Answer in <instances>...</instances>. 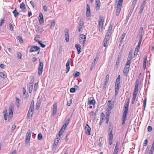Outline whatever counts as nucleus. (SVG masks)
Segmentation results:
<instances>
[{
    "label": "nucleus",
    "instance_id": "obj_1",
    "mask_svg": "<svg viewBox=\"0 0 154 154\" xmlns=\"http://www.w3.org/2000/svg\"><path fill=\"white\" fill-rule=\"evenodd\" d=\"M123 0H116L115 4V8H116V15L118 16L121 11Z\"/></svg>",
    "mask_w": 154,
    "mask_h": 154
},
{
    "label": "nucleus",
    "instance_id": "obj_2",
    "mask_svg": "<svg viewBox=\"0 0 154 154\" xmlns=\"http://www.w3.org/2000/svg\"><path fill=\"white\" fill-rule=\"evenodd\" d=\"M104 20L103 17L100 16L99 19V29L100 32H102L103 31V24Z\"/></svg>",
    "mask_w": 154,
    "mask_h": 154
},
{
    "label": "nucleus",
    "instance_id": "obj_3",
    "mask_svg": "<svg viewBox=\"0 0 154 154\" xmlns=\"http://www.w3.org/2000/svg\"><path fill=\"white\" fill-rule=\"evenodd\" d=\"M14 110V106L12 104H10L9 107V115L8 117V120L9 121L11 119L13 115V112Z\"/></svg>",
    "mask_w": 154,
    "mask_h": 154
},
{
    "label": "nucleus",
    "instance_id": "obj_4",
    "mask_svg": "<svg viewBox=\"0 0 154 154\" xmlns=\"http://www.w3.org/2000/svg\"><path fill=\"white\" fill-rule=\"evenodd\" d=\"M43 67V62L41 61H40L38 65V74L40 75H42Z\"/></svg>",
    "mask_w": 154,
    "mask_h": 154
},
{
    "label": "nucleus",
    "instance_id": "obj_5",
    "mask_svg": "<svg viewBox=\"0 0 154 154\" xmlns=\"http://www.w3.org/2000/svg\"><path fill=\"white\" fill-rule=\"evenodd\" d=\"M30 47H31V45H30L28 46V48ZM39 49H40V48L39 47L35 45H33L31 46V48L29 51V52L30 53L39 50Z\"/></svg>",
    "mask_w": 154,
    "mask_h": 154
},
{
    "label": "nucleus",
    "instance_id": "obj_6",
    "mask_svg": "<svg viewBox=\"0 0 154 154\" xmlns=\"http://www.w3.org/2000/svg\"><path fill=\"white\" fill-rule=\"evenodd\" d=\"M34 109V101L33 100H32L31 101L30 106L29 107V112H33V111Z\"/></svg>",
    "mask_w": 154,
    "mask_h": 154
},
{
    "label": "nucleus",
    "instance_id": "obj_7",
    "mask_svg": "<svg viewBox=\"0 0 154 154\" xmlns=\"http://www.w3.org/2000/svg\"><path fill=\"white\" fill-rule=\"evenodd\" d=\"M85 129L86 130L85 133L89 135H91L90 132L91 128L88 124H86L85 127Z\"/></svg>",
    "mask_w": 154,
    "mask_h": 154
},
{
    "label": "nucleus",
    "instance_id": "obj_8",
    "mask_svg": "<svg viewBox=\"0 0 154 154\" xmlns=\"http://www.w3.org/2000/svg\"><path fill=\"white\" fill-rule=\"evenodd\" d=\"M88 102L89 105H92L94 107L95 101L94 99H92L91 98H89L88 99Z\"/></svg>",
    "mask_w": 154,
    "mask_h": 154
},
{
    "label": "nucleus",
    "instance_id": "obj_9",
    "mask_svg": "<svg viewBox=\"0 0 154 154\" xmlns=\"http://www.w3.org/2000/svg\"><path fill=\"white\" fill-rule=\"evenodd\" d=\"M129 65H127L126 64L123 70V72L125 75H127L129 71Z\"/></svg>",
    "mask_w": 154,
    "mask_h": 154
},
{
    "label": "nucleus",
    "instance_id": "obj_10",
    "mask_svg": "<svg viewBox=\"0 0 154 154\" xmlns=\"http://www.w3.org/2000/svg\"><path fill=\"white\" fill-rule=\"evenodd\" d=\"M96 112L93 111H91L89 113L91 117L93 119V121H94L96 118Z\"/></svg>",
    "mask_w": 154,
    "mask_h": 154
},
{
    "label": "nucleus",
    "instance_id": "obj_11",
    "mask_svg": "<svg viewBox=\"0 0 154 154\" xmlns=\"http://www.w3.org/2000/svg\"><path fill=\"white\" fill-rule=\"evenodd\" d=\"M39 20L40 24H42L44 23V20L43 17V14L42 13H40L39 14L38 17Z\"/></svg>",
    "mask_w": 154,
    "mask_h": 154
},
{
    "label": "nucleus",
    "instance_id": "obj_12",
    "mask_svg": "<svg viewBox=\"0 0 154 154\" xmlns=\"http://www.w3.org/2000/svg\"><path fill=\"white\" fill-rule=\"evenodd\" d=\"M75 47L77 51V53L78 54H79L81 51L82 47L79 44H77L75 45Z\"/></svg>",
    "mask_w": 154,
    "mask_h": 154
},
{
    "label": "nucleus",
    "instance_id": "obj_13",
    "mask_svg": "<svg viewBox=\"0 0 154 154\" xmlns=\"http://www.w3.org/2000/svg\"><path fill=\"white\" fill-rule=\"evenodd\" d=\"M132 58V54H129L127 59L126 64L130 65Z\"/></svg>",
    "mask_w": 154,
    "mask_h": 154
},
{
    "label": "nucleus",
    "instance_id": "obj_14",
    "mask_svg": "<svg viewBox=\"0 0 154 154\" xmlns=\"http://www.w3.org/2000/svg\"><path fill=\"white\" fill-rule=\"evenodd\" d=\"M87 11L86 12V14L87 16H89L91 14V10L90 6L89 5L87 4L86 6Z\"/></svg>",
    "mask_w": 154,
    "mask_h": 154
},
{
    "label": "nucleus",
    "instance_id": "obj_15",
    "mask_svg": "<svg viewBox=\"0 0 154 154\" xmlns=\"http://www.w3.org/2000/svg\"><path fill=\"white\" fill-rule=\"evenodd\" d=\"M70 61L69 60V59L66 63V73H67L70 70Z\"/></svg>",
    "mask_w": 154,
    "mask_h": 154
},
{
    "label": "nucleus",
    "instance_id": "obj_16",
    "mask_svg": "<svg viewBox=\"0 0 154 154\" xmlns=\"http://www.w3.org/2000/svg\"><path fill=\"white\" fill-rule=\"evenodd\" d=\"M84 23L83 21H82L81 20H80V23H79V25L78 26V28H79L78 31L79 32H80L81 31L82 29V28L84 25Z\"/></svg>",
    "mask_w": 154,
    "mask_h": 154
},
{
    "label": "nucleus",
    "instance_id": "obj_17",
    "mask_svg": "<svg viewBox=\"0 0 154 154\" xmlns=\"http://www.w3.org/2000/svg\"><path fill=\"white\" fill-rule=\"evenodd\" d=\"M109 131H110L109 133V139L112 140L113 139V134H112V129L111 128H109Z\"/></svg>",
    "mask_w": 154,
    "mask_h": 154
},
{
    "label": "nucleus",
    "instance_id": "obj_18",
    "mask_svg": "<svg viewBox=\"0 0 154 154\" xmlns=\"http://www.w3.org/2000/svg\"><path fill=\"white\" fill-rule=\"evenodd\" d=\"M69 35L68 32H66L65 35V38L66 42H68L69 41Z\"/></svg>",
    "mask_w": 154,
    "mask_h": 154
},
{
    "label": "nucleus",
    "instance_id": "obj_19",
    "mask_svg": "<svg viewBox=\"0 0 154 154\" xmlns=\"http://www.w3.org/2000/svg\"><path fill=\"white\" fill-rule=\"evenodd\" d=\"M109 37H107V35H106L103 41L104 46L106 47V44L107 42L109 41Z\"/></svg>",
    "mask_w": 154,
    "mask_h": 154
},
{
    "label": "nucleus",
    "instance_id": "obj_20",
    "mask_svg": "<svg viewBox=\"0 0 154 154\" xmlns=\"http://www.w3.org/2000/svg\"><path fill=\"white\" fill-rule=\"evenodd\" d=\"M41 101L40 100H37L36 104V109L37 110H38L39 109V107L41 104Z\"/></svg>",
    "mask_w": 154,
    "mask_h": 154
},
{
    "label": "nucleus",
    "instance_id": "obj_21",
    "mask_svg": "<svg viewBox=\"0 0 154 154\" xmlns=\"http://www.w3.org/2000/svg\"><path fill=\"white\" fill-rule=\"evenodd\" d=\"M60 139V137H57L54 140V144L53 145V147L55 148L57 146Z\"/></svg>",
    "mask_w": 154,
    "mask_h": 154
},
{
    "label": "nucleus",
    "instance_id": "obj_22",
    "mask_svg": "<svg viewBox=\"0 0 154 154\" xmlns=\"http://www.w3.org/2000/svg\"><path fill=\"white\" fill-rule=\"evenodd\" d=\"M128 109H125L123 114L122 119H126V115L127 113H128Z\"/></svg>",
    "mask_w": 154,
    "mask_h": 154
},
{
    "label": "nucleus",
    "instance_id": "obj_23",
    "mask_svg": "<svg viewBox=\"0 0 154 154\" xmlns=\"http://www.w3.org/2000/svg\"><path fill=\"white\" fill-rule=\"evenodd\" d=\"M57 106L56 104H54L53 106V114L54 115L57 112Z\"/></svg>",
    "mask_w": 154,
    "mask_h": 154
},
{
    "label": "nucleus",
    "instance_id": "obj_24",
    "mask_svg": "<svg viewBox=\"0 0 154 154\" xmlns=\"http://www.w3.org/2000/svg\"><path fill=\"white\" fill-rule=\"evenodd\" d=\"M138 84H136L135 85L134 89V93L137 94L138 91Z\"/></svg>",
    "mask_w": 154,
    "mask_h": 154
},
{
    "label": "nucleus",
    "instance_id": "obj_25",
    "mask_svg": "<svg viewBox=\"0 0 154 154\" xmlns=\"http://www.w3.org/2000/svg\"><path fill=\"white\" fill-rule=\"evenodd\" d=\"M69 121H70L69 119L68 118V119H67V120H66V122H65L64 124L63 125L62 127H64V126H65V127L64 128V129H66V127H67V126L68 124L69 123Z\"/></svg>",
    "mask_w": 154,
    "mask_h": 154
},
{
    "label": "nucleus",
    "instance_id": "obj_26",
    "mask_svg": "<svg viewBox=\"0 0 154 154\" xmlns=\"http://www.w3.org/2000/svg\"><path fill=\"white\" fill-rule=\"evenodd\" d=\"M108 104H109V106L107 108V109L109 110H111L113 108L112 106V104L111 103V101L110 100H109L108 101Z\"/></svg>",
    "mask_w": 154,
    "mask_h": 154
},
{
    "label": "nucleus",
    "instance_id": "obj_27",
    "mask_svg": "<svg viewBox=\"0 0 154 154\" xmlns=\"http://www.w3.org/2000/svg\"><path fill=\"white\" fill-rule=\"evenodd\" d=\"M63 127H62L60 131H59V137H60L62 134L63 133L65 129L63 128Z\"/></svg>",
    "mask_w": 154,
    "mask_h": 154
},
{
    "label": "nucleus",
    "instance_id": "obj_28",
    "mask_svg": "<svg viewBox=\"0 0 154 154\" xmlns=\"http://www.w3.org/2000/svg\"><path fill=\"white\" fill-rule=\"evenodd\" d=\"M12 12L13 13L14 16L15 17H17L19 14V13L17 12L16 8H15L14 10Z\"/></svg>",
    "mask_w": 154,
    "mask_h": 154
},
{
    "label": "nucleus",
    "instance_id": "obj_29",
    "mask_svg": "<svg viewBox=\"0 0 154 154\" xmlns=\"http://www.w3.org/2000/svg\"><path fill=\"white\" fill-rule=\"evenodd\" d=\"M96 60V57L94 59V60L93 62V63L92 64V65L91 66V68L90 69V70L91 71L92 69H93L94 67L95 66V61Z\"/></svg>",
    "mask_w": 154,
    "mask_h": 154
},
{
    "label": "nucleus",
    "instance_id": "obj_30",
    "mask_svg": "<svg viewBox=\"0 0 154 154\" xmlns=\"http://www.w3.org/2000/svg\"><path fill=\"white\" fill-rule=\"evenodd\" d=\"M80 74L79 72L76 71L73 74V76L74 78H76L80 76Z\"/></svg>",
    "mask_w": 154,
    "mask_h": 154
},
{
    "label": "nucleus",
    "instance_id": "obj_31",
    "mask_svg": "<svg viewBox=\"0 0 154 154\" xmlns=\"http://www.w3.org/2000/svg\"><path fill=\"white\" fill-rule=\"evenodd\" d=\"M120 76L119 75L117 77L116 82V84H119L120 85Z\"/></svg>",
    "mask_w": 154,
    "mask_h": 154
},
{
    "label": "nucleus",
    "instance_id": "obj_32",
    "mask_svg": "<svg viewBox=\"0 0 154 154\" xmlns=\"http://www.w3.org/2000/svg\"><path fill=\"white\" fill-rule=\"evenodd\" d=\"M20 8L23 10L24 9H26V7L24 3L23 2H22L21 3L20 5Z\"/></svg>",
    "mask_w": 154,
    "mask_h": 154
},
{
    "label": "nucleus",
    "instance_id": "obj_33",
    "mask_svg": "<svg viewBox=\"0 0 154 154\" xmlns=\"http://www.w3.org/2000/svg\"><path fill=\"white\" fill-rule=\"evenodd\" d=\"M101 3L100 0H97V10L100 9Z\"/></svg>",
    "mask_w": 154,
    "mask_h": 154
},
{
    "label": "nucleus",
    "instance_id": "obj_34",
    "mask_svg": "<svg viewBox=\"0 0 154 154\" xmlns=\"http://www.w3.org/2000/svg\"><path fill=\"white\" fill-rule=\"evenodd\" d=\"M55 26V21L54 20H52L51 22V25L50 26V28L53 29Z\"/></svg>",
    "mask_w": 154,
    "mask_h": 154
},
{
    "label": "nucleus",
    "instance_id": "obj_35",
    "mask_svg": "<svg viewBox=\"0 0 154 154\" xmlns=\"http://www.w3.org/2000/svg\"><path fill=\"white\" fill-rule=\"evenodd\" d=\"M103 138H102V137L100 138L99 139V146H101L103 144Z\"/></svg>",
    "mask_w": 154,
    "mask_h": 154
},
{
    "label": "nucleus",
    "instance_id": "obj_36",
    "mask_svg": "<svg viewBox=\"0 0 154 154\" xmlns=\"http://www.w3.org/2000/svg\"><path fill=\"white\" fill-rule=\"evenodd\" d=\"M0 77L3 79H5L6 77V76L3 72H0Z\"/></svg>",
    "mask_w": 154,
    "mask_h": 154
},
{
    "label": "nucleus",
    "instance_id": "obj_37",
    "mask_svg": "<svg viewBox=\"0 0 154 154\" xmlns=\"http://www.w3.org/2000/svg\"><path fill=\"white\" fill-rule=\"evenodd\" d=\"M23 93L25 95H27L26 97H25L27 99L28 98V96H27V95H28V94L26 92V89L24 88H23Z\"/></svg>",
    "mask_w": 154,
    "mask_h": 154
},
{
    "label": "nucleus",
    "instance_id": "obj_38",
    "mask_svg": "<svg viewBox=\"0 0 154 154\" xmlns=\"http://www.w3.org/2000/svg\"><path fill=\"white\" fill-rule=\"evenodd\" d=\"M33 112H28L27 116L28 118H32V116Z\"/></svg>",
    "mask_w": 154,
    "mask_h": 154
},
{
    "label": "nucleus",
    "instance_id": "obj_39",
    "mask_svg": "<svg viewBox=\"0 0 154 154\" xmlns=\"http://www.w3.org/2000/svg\"><path fill=\"white\" fill-rule=\"evenodd\" d=\"M129 103L128 102H127L125 104V109H128V105L129 104Z\"/></svg>",
    "mask_w": 154,
    "mask_h": 154
},
{
    "label": "nucleus",
    "instance_id": "obj_40",
    "mask_svg": "<svg viewBox=\"0 0 154 154\" xmlns=\"http://www.w3.org/2000/svg\"><path fill=\"white\" fill-rule=\"evenodd\" d=\"M120 60H121L120 58L119 57H118L117 58V61H116V66H119Z\"/></svg>",
    "mask_w": 154,
    "mask_h": 154
},
{
    "label": "nucleus",
    "instance_id": "obj_41",
    "mask_svg": "<svg viewBox=\"0 0 154 154\" xmlns=\"http://www.w3.org/2000/svg\"><path fill=\"white\" fill-rule=\"evenodd\" d=\"M38 44L43 48H44L46 46L45 45L42 43V41H38Z\"/></svg>",
    "mask_w": 154,
    "mask_h": 154
},
{
    "label": "nucleus",
    "instance_id": "obj_42",
    "mask_svg": "<svg viewBox=\"0 0 154 154\" xmlns=\"http://www.w3.org/2000/svg\"><path fill=\"white\" fill-rule=\"evenodd\" d=\"M38 86V83H35L34 87L33 90L34 91H37V87Z\"/></svg>",
    "mask_w": 154,
    "mask_h": 154
},
{
    "label": "nucleus",
    "instance_id": "obj_43",
    "mask_svg": "<svg viewBox=\"0 0 154 154\" xmlns=\"http://www.w3.org/2000/svg\"><path fill=\"white\" fill-rule=\"evenodd\" d=\"M120 85L116 84L115 85V91H119V89Z\"/></svg>",
    "mask_w": 154,
    "mask_h": 154
},
{
    "label": "nucleus",
    "instance_id": "obj_44",
    "mask_svg": "<svg viewBox=\"0 0 154 154\" xmlns=\"http://www.w3.org/2000/svg\"><path fill=\"white\" fill-rule=\"evenodd\" d=\"M18 39L19 41L20 42L22 43H23V40L22 39V38L21 36H17Z\"/></svg>",
    "mask_w": 154,
    "mask_h": 154
},
{
    "label": "nucleus",
    "instance_id": "obj_45",
    "mask_svg": "<svg viewBox=\"0 0 154 154\" xmlns=\"http://www.w3.org/2000/svg\"><path fill=\"white\" fill-rule=\"evenodd\" d=\"M31 137L26 136V142L28 143Z\"/></svg>",
    "mask_w": 154,
    "mask_h": 154
},
{
    "label": "nucleus",
    "instance_id": "obj_46",
    "mask_svg": "<svg viewBox=\"0 0 154 154\" xmlns=\"http://www.w3.org/2000/svg\"><path fill=\"white\" fill-rule=\"evenodd\" d=\"M80 38H81V40L86 39L85 35L83 34H81L80 35Z\"/></svg>",
    "mask_w": 154,
    "mask_h": 154
},
{
    "label": "nucleus",
    "instance_id": "obj_47",
    "mask_svg": "<svg viewBox=\"0 0 154 154\" xmlns=\"http://www.w3.org/2000/svg\"><path fill=\"white\" fill-rule=\"evenodd\" d=\"M42 138V136L41 134L39 133L38 134V140H40Z\"/></svg>",
    "mask_w": 154,
    "mask_h": 154
},
{
    "label": "nucleus",
    "instance_id": "obj_48",
    "mask_svg": "<svg viewBox=\"0 0 154 154\" xmlns=\"http://www.w3.org/2000/svg\"><path fill=\"white\" fill-rule=\"evenodd\" d=\"M76 90V88H71L70 89V92L71 93H74L75 92Z\"/></svg>",
    "mask_w": 154,
    "mask_h": 154
},
{
    "label": "nucleus",
    "instance_id": "obj_49",
    "mask_svg": "<svg viewBox=\"0 0 154 154\" xmlns=\"http://www.w3.org/2000/svg\"><path fill=\"white\" fill-rule=\"evenodd\" d=\"M17 57L20 59H21L22 57V54H21V53L20 52H18L17 53Z\"/></svg>",
    "mask_w": 154,
    "mask_h": 154
},
{
    "label": "nucleus",
    "instance_id": "obj_50",
    "mask_svg": "<svg viewBox=\"0 0 154 154\" xmlns=\"http://www.w3.org/2000/svg\"><path fill=\"white\" fill-rule=\"evenodd\" d=\"M112 25H110L109 26V28L108 31V32L109 33V32L111 33V31L112 29Z\"/></svg>",
    "mask_w": 154,
    "mask_h": 154
},
{
    "label": "nucleus",
    "instance_id": "obj_51",
    "mask_svg": "<svg viewBox=\"0 0 154 154\" xmlns=\"http://www.w3.org/2000/svg\"><path fill=\"white\" fill-rule=\"evenodd\" d=\"M33 86H29V93H31V92L32 91V89H33Z\"/></svg>",
    "mask_w": 154,
    "mask_h": 154
},
{
    "label": "nucleus",
    "instance_id": "obj_52",
    "mask_svg": "<svg viewBox=\"0 0 154 154\" xmlns=\"http://www.w3.org/2000/svg\"><path fill=\"white\" fill-rule=\"evenodd\" d=\"M34 82V79H32L30 81V83L29 85L33 86Z\"/></svg>",
    "mask_w": 154,
    "mask_h": 154
},
{
    "label": "nucleus",
    "instance_id": "obj_53",
    "mask_svg": "<svg viewBox=\"0 0 154 154\" xmlns=\"http://www.w3.org/2000/svg\"><path fill=\"white\" fill-rule=\"evenodd\" d=\"M26 136L31 137V132L30 130H28V131H27L26 133Z\"/></svg>",
    "mask_w": 154,
    "mask_h": 154
},
{
    "label": "nucleus",
    "instance_id": "obj_54",
    "mask_svg": "<svg viewBox=\"0 0 154 154\" xmlns=\"http://www.w3.org/2000/svg\"><path fill=\"white\" fill-rule=\"evenodd\" d=\"M147 102V99L146 97H145L144 100V103H143V105L145 107V108H146V103Z\"/></svg>",
    "mask_w": 154,
    "mask_h": 154
},
{
    "label": "nucleus",
    "instance_id": "obj_55",
    "mask_svg": "<svg viewBox=\"0 0 154 154\" xmlns=\"http://www.w3.org/2000/svg\"><path fill=\"white\" fill-rule=\"evenodd\" d=\"M20 100L19 99L16 98V103L17 104V106L18 107H19V105L20 103Z\"/></svg>",
    "mask_w": 154,
    "mask_h": 154
},
{
    "label": "nucleus",
    "instance_id": "obj_56",
    "mask_svg": "<svg viewBox=\"0 0 154 154\" xmlns=\"http://www.w3.org/2000/svg\"><path fill=\"white\" fill-rule=\"evenodd\" d=\"M148 131L149 132L151 131L152 129V128L150 126H149L147 128Z\"/></svg>",
    "mask_w": 154,
    "mask_h": 154
},
{
    "label": "nucleus",
    "instance_id": "obj_57",
    "mask_svg": "<svg viewBox=\"0 0 154 154\" xmlns=\"http://www.w3.org/2000/svg\"><path fill=\"white\" fill-rule=\"evenodd\" d=\"M137 94L133 93L132 99L135 100Z\"/></svg>",
    "mask_w": 154,
    "mask_h": 154
},
{
    "label": "nucleus",
    "instance_id": "obj_58",
    "mask_svg": "<svg viewBox=\"0 0 154 154\" xmlns=\"http://www.w3.org/2000/svg\"><path fill=\"white\" fill-rule=\"evenodd\" d=\"M111 110H109L108 109H107V112L106 113V116H109V115L111 112Z\"/></svg>",
    "mask_w": 154,
    "mask_h": 154
},
{
    "label": "nucleus",
    "instance_id": "obj_59",
    "mask_svg": "<svg viewBox=\"0 0 154 154\" xmlns=\"http://www.w3.org/2000/svg\"><path fill=\"white\" fill-rule=\"evenodd\" d=\"M147 143H148V140L147 139H146V140H145V141L143 144V146H146V145H147Z\"/></svg>",
    "mask_w": 154,
    "mask_h": 154
},
{
    "label": "nucleus",
    "instance_id": "obj_60",
    "mask_svg": "<svg viewBox=\"0 0 154 154\" xmlns=\"http://www.w3.org/2000/svg\"><path fill=\"white\" fill-rule=\"evenodd\" d=\"M143 27H141L139 33L140 34H143Z\"/></svg>",
    "mask_w": 154,
    "mask_h": 154
},
{
    "label": "nucleus",
    "instance_id": "obj_61",
    "mask_svg": "<svg viewBox=\"0 0 154 154\" xmlns=\"http://www.w3.org/2000/svg\"><path fill=\"white\" fill-rule=\"evenodd\" d=\"M119 150V148H115L114 151L113 152L115 153H118Z\"/></svg>",
    "mask_w": 154,
    "mask_h": 154
},
{
    "label": "nucleus",
    "instance_id": "obj_62",
    "mask_svg": "<svg viewBox=\"0 0 154 154\" xmlns=\"http://www.w3.org/2000/svg\"><path fill=\"white\" fill-rule=\"evenodd\" d=\"M16 127V126L14 124L13 125L11 128V131H13L15 128Z\"/></svg>",
    "mask_w": 154,
    "mask_h": 154
},
{
    "label": "nucleus",
    "instance_id": "obj_63",
    "mask_svg": "<svg viewBox=\"0 0 154 154\" xmlns=\"http://www.w3.org/2000/svg\"><path fill=\"white\" fill-rule=\"evenodd\" d=\"M119 142L118 141L116 143V144L115 148H119Z\"/></svg>",
    "mask_w": 154,
    "mask_h": 154
},
{
    "label": "nucleus",
    "instance_id": "obj_64",
    "mask_svg": "<svg viewBox=\"0 0 154 154\" xmlns=\"http://www.w3.org/2000/svg\"><path fill=\"white\" fill-rule=\"evenodd\" d=\"M37 60V59L35 57H33L32 58V61L33 62H34Z\"/></svg>",
    "mask_w": 154,
    "mask_h": 154
}]
</instances>
